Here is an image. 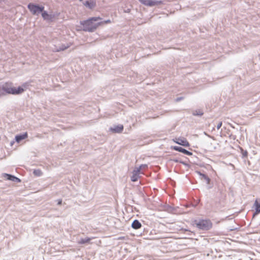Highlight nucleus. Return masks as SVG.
I'll return each instance as SVG.
<instances>
[{"mask_svg":"<svg viewBox=\"0 0 260 260\" xmlns=\"http://www.w3.org/2000/svg\"><path fill=\"white\" fill-rule=\"evenodd\" d=\"M26 86V84H25L22 86L15 87L13 86V83L7 82L2 85V89L5 95L6 94L17 95L23 93L24 91L23 87L25 88Z\"/></svg>","mask_w":260,"mask_h":260,"instance_id":"obj_1","label":"nucleus"},{"mask_svg":"<svg viewBox=\"0 0 260 260\" xmlns=\"http://www.w3.org/2000/svg\"><path fill=\"white\" fill-rule=\"evenodd\" d=\"M100 17H92L87 20L83 21L80 22L81 24L83 26L84 31H93L99 26V23H94V21L101 20Z\"/></svg>","mask_w":260,"mask_h":260,"instance_id":"obj_2","label":"nucleus"},{"mask_svg":"<svg viewBox=\"0 0 260 260\" xmlns=\"http://www.w3.org/2000/svg\"><path fill=\"white\" fill-rule=\"evenodd\" d=\"M194 224L196 226L203 231H208L212 228V223L210 219H200L199 220H195Z\"/></svg>","mask_w":260,"mask_h":260,"instance_id":"obj_3","label":"nucleus"},{"mask_svg":"<svg viewBox=\"0 0 260 260\" xmlns=\"http://www.w3.org/2000/svg\"><path fill=\"white\" fill-rule=\"evenodd\" d=\"M146 167V165H141L139 168H136L132 172V175L131 177V180L133 182H136L138 181L139 178V175L141 173V170Z\"/></svg>","mask_w":260,"mask_h":260,"instance_id":"obj_4","label":"nucleus"},{"mask_svg":"<svg viewBox=\"0 0 260 260\" xmlns=\"http://www.w3.org/2000/svg\"><path fill=\"white\" fill-rule=\"evenodd\" d=\"M28 8L32 14H37L44 10V7H39V6L34 5L33 4H29L28 5Z\"/></svg>","mask_w":260,"mask_h":260,"instance_id":"obj_5","label":"nucleus"},{"mask_svg":"<svg viewBox=\"0 0 260 260\" xmlns=\"http://www.w3.org/2000/svg\"><path fill=\"white\" fill-rule=\"evenodd\" d=\"M142 4L149 7H152L161 4V1H156L155 0H139Z\"/></svg>","mask_w":260,"mask_h":260,"instance_id":"obj_6","label":"nucleus"},{"mask_svg":"<svg viewBox=\"0 0 260 260\" xmlns=\"http://www.w3.org/2000/svg\"><path fill=\"white\" fill-rule=\"evenodd\" d=\"M253 208L254 209L253 216H255L260 213V199H256L254 201Z\"/></svg>","mask_w":260,"mask_h":260,"instance_id":"obj_7","label":"nucleus"},{"mask_svg":"<svg viewBox=\"0 0 260 260\" xmlns=\"http://www.w3.org/2000/svg\"><path fill=\"white\" fill-rule=\"evenodd\" d=\"M174 141L179 145H182L185 147H189V143L187 141V140L184 138H179L177 139H176V140H174Z\"/></svg>","mask_w":260,"mask_h":260,"instance_id":"obj_8","label":"nucleus"},{"mask_svg":"<svg viewBox=\"0 0 260 260\" xmlns=\"http://www.w3.org/2000/svg\"><path fill=\"white\" fill-rule=\"evenodd\" d=\"M3 177L6 180H11L13 182H20L21 180L16 177L12 176L11 175L5 173L3 174Z\"/></svg>","mask_w":260,"mask_h":260,"instance_id":"obj_9","label":"nucleus"},{"mask_svg":"<svg viewBox=\"0 0 260 260\" xmlns=\"http://www.w3.org/2000/svg\"><path fill=\"white\" fill-rule=\"evenodd\" d=\"M173 149L176 151L182 152V153H183L185 154L188 155H190L192 154L191 152H190L187 151V150H186L182 147H180L174 146Z\"/></svg>","mask_w":260,"mask_h":260,"instance_id":"obj_10","label":"nucleus"},{"mask_svg":"<svg viewBox=\"0 0 260 260\" xmlns=\"http://www.w3.org/2000/svg\"><path fill=\"white\" fill-rule=\"evenodd\" d=\"M84 4L86 7L92 9L95 6L96 2L94 0H89L86 1Z\"/></svg>","mask_w":260,"mask_h":260,"instance_id":"obj_11","label":"nucleus"},{"mask_svg":"<svg viewBox=\"0 0 260 260\" xmlns=\"http://www.w3.org/2000/svg\"><path fill=\"white\" fill-rule=\"evenodd\" d=\"M27 133H25L24 134H22V135H17L16 137H15V140H16V141L17 142V143H19L21 140H23V139H26V138H27Z\"/></svg>","mask_w":260,"mask_h":260,"instance_id":"obj_12","label":"nucleus"},{"mask_svg":"<svg viewBox=\"0 0 260 260\" xmlns=\"http://www.w3.org/2000/svg\"><path fill=\"white\" fill-rule=\"evenodd\" d=\"M123 129V126L122 125H118L115 126L114 128H112L111 130L114 132L117 133H120L122 132Z\"/></svg>","mask_w":260,"mask_h":260,"instance_id":"obj_13","label":"nucleus"},{"mask_svg":"<svg viewBox=\"0 0 260 260\" xmlns=\"http://www.w3.org/2000/svg\"><path fill=\"white\" fill-rule=\"evenodd\" d=\"M141 226V223L138 220H135L132 224V227L136 230L139 229Z\"/></svg>","mask_w":260,"mask_h":260,"instance_id":"obj_14","label":"nucleus"},{"mask_svg":"<svg viewBox=\"0 0 260 260\" xmlns=\"http://www.w3.org/2000/svg\"><path fill=\"white\" fill-rule=\"evenodd\" d=\"M42 12V16L44 19L49 20L51 19V16L46 12L43 11Z\"/></svg>","mask_w":260,"mask_h":260,"instance_id":"obj_15","label":"nucleus"},{"mask_svg":"<svg viewBox=\"0 0 260 260\" xmlns=\"http://www.w3.org/2000/svg\"><path fill=\"white\" fill-rule=\"evenodd\" d=\"M91 239L89 238H87L84 239H82L79 241V244H84L86 243H88L90 241Z\"/></svg>","mask_w":260,"mask_h":260,"instance_id":"obj_16","label":"nucleus"},{"mask_svg":"<svg viewBox=\"0 0 260 260\" xmlns=\"http://www.w3.org/2000/svg\"><path fill=\"white\" fill-rule=\"evenodd\" d=\"M110 23H111V21L110 20H106V21H101L100 22H99V26L101 25H103V24H104Z\"/></svg>","mask_w":260,"mask_h":260,"instance_id":"obj_17","label":"nucleus"},{"mask_svg":"<svg viewBox=\"0 0 260 260\" xmlns=\"http://www.w3.org/2000/svg\"><path fill=\"white\" fill-rule=\"evenodd\" d=\"M34 173L37 176H40L42 174V172H41V171H39V170L38 171H36V170L34 171Z\"/></svg>","mask_w":260,"mask_h":260,"instance_id":"obj_18","label":"nucleus"},{"mask_svg":"<svg viewBox=\"0 0 260 260\" xmlns=\"http://www.w3.org/2000/svg\"><path fill=\"white\" fill-rule=\"evenodd\" d=\"M222 124V122H221V121L219 122L218 123L217 125V128L218 129H219L221 127Z\"/></svg>","mask_w":260,"mask_h":260,"instance_id":"obj_19","label":"nucleus"},{"mask_svg":"<svg viewBox=\"0 0 260 260\" xmlns=\"http://www.w3.org/2000/svg\"><path fill=\"white\" fill-rule=\"evenodd\" d=\"M5 95V93L4 92L3 89H2V86L0 87V96L2 95Z\"/></svg>","mask_w":260,"mask_h":260,"instance_id":"obj_20","label":"nucleus"},{"mask_svg":"<svg viewBox=\"0 0 260 260\" xmlns=\"http://www.w3.org/2000/svg\"><path fill=\"white\" fill-rule=\"evenodd\" d=\"M118 240H124L125 238L124 237H120L118 238Z\"/></svg>","mask_w":260,"mask_h":260,"instance_id":"obj_21","label":"nucleus"},{"mask_svg":"<svg viewBox=\"0 0 260 260\" xmlns=\"http://www.w3.org/2000/svg\"><path fill=\"white\" fill-rule=\"evenodd\" d=\"M61 202H62L61 200L59 201L58 204H59V205L61 204Z\"/></svg>","mask_w":260,"mask_h":260,"instance_id":"obj_22","label":"nucleus"},{"mask_svg":"<svg viewBox=\"0 0 260 260\" xmlns=\"http://www.w3.org/2000/svg\"><path fill=\"white\" fill-rule=\"evenodd\" d=\"M80 1H81L82 0H80Z\"/></svg>","mask_w":260,"mask_h":260,"instance_id":"obj_23","label":"nucleus"}]
</instances>
